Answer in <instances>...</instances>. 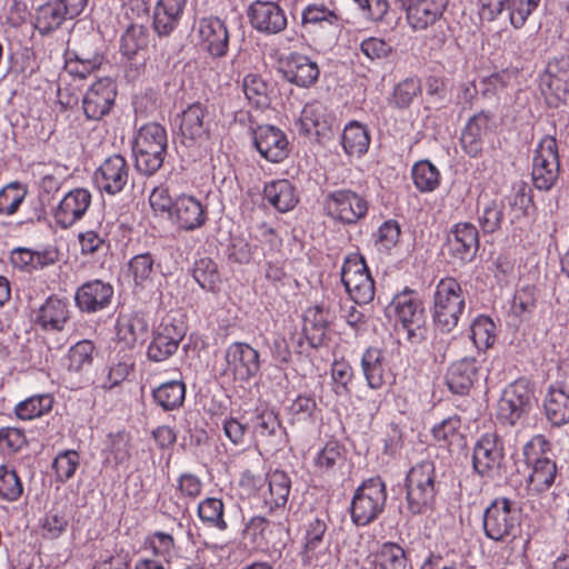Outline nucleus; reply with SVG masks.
I'll list each match as a JSON object with an SVG mask.
<instances>
[{"instance_id":"nucleus-38","label":"nucleus","mask_w":569,"mask_h":569,"mask_svg":"<svg viewBox=\"0 0 569 569\" xmlns=\"http://www.w3.org/2000/svg\"><path fill=\"white\" fill-rule=\"evenodd\" d=\"M263 198L279 212H288L298 203V194L293 184L287 179L266 183Z\"/></svg>"},{"instance_id":"nucleus-18","label":"nucleus","mask_w":569,"mask_h":569,"mask_svg":"<svg viewBox=\"0 0 569 569\" xmlns=\"http://www.w3.org/2000/svg\"><path fill=\"white\" fill-rule=\"evenodd\" d=\"M130 176L131 170L126 158L121 154H112L97 168L93 182L101 192L114 196L126 188Z\"/></svg>"},{"instance_id":"nucleus-2","label":"nucleus","mask_w":569,"mask_h":569,"mask_svg":"<svg viewBox=\"0 0 569 569\" xmlns=\"http://www.w3.org/2000/svg\"><path fill=\"white\" fill-rule=\"evenodd\" d=\"M387 497V487L380 477L363 480L355 490L351 499V521L358 527H365L376 521L385 511Z\"/></svg>"},{"instance_id":"nucleus-6","label":"nucleus","mask_w":569,"mask_h":569,"mask_svg":"<svg viewBox=\"0 0 569 569\" xmlns=\"http://www.w3.org/2000/svg\"><path fill=\"white\" fill-rule=\"evenodd\" d=\"M465 310V295L453 278L441 279L433 297V321L442 332L452 331Z\"/></svg>"},{"instance_id":"nucleus-45","label":"nucleus","mask_w":569,"mask_h":569,"mask_svg":"<svg viewBox=\"0 0 569 569\" xmlns=\"http://www.w3.org/2000/svg\"><path fill=\"white\" fill-rule=\"evenodd\" d=\"M94 345L90 340L74 343L68 351L67 370L79 376L88 372L93 362Z\"/></svg>"},{"instance_id":"nucleus-21","label":"nucleus","mask_w":569,"mask_h":569,"mask_svg":"<svg viewBox=\"0 0 569 569\" xmlns=\"http://www.w3.org/2000/svg\"><path fill=\"white\" fill-rule=\"evenodd\" d=\"M279 63L283 78L299 88H310L319 79L318 63L306 54L290 52Z\"/></svg>"},{"instance_id":"nucleus-53","label":"nucleus","mask_w":569,"mask_h":569,"mask_svg":"<svg viewBox=\"0 0 569 569\" xmlns=\"http://www.w3.org/2000/svg\"><path fill=\"white\" fill-rule=\"evenodd\" d=\"M27 189L19 182H11L0 190V214H14L27 196Z\"/></svg>"},{"instance_id":"nucleus-13","label":"nucleus","mask_w":569,"mask_h":569,"mask_svg":"<svg viewBox=\"0 0 569 569\" xmlns=\"http://www.w3.org/2000/svg\"><path fill=\"white\" fill-rule=\"evenodd\" d=\"M341 281L350 298L358 305H367L375 297V282L362 257H350L343 262Z\"/></svg>"},{"instance_id":"nucleus-26","label":"nucleus","mask_w":569,"mask_h":569,"mask_svg":"<svg viewBox=\"0 0 569 569\" xmlns=\"http://www.w3.org/2000/svg\"><path fill=\"white\" fill-rule=\"evenodd\" d=\"M207 108L199 103L190 104L180 116V133L183 143L202 142L209 137L210 120Z\"/></svg>"},{"instance_id":"nucleus-9","label":"nucleus","mask_w":569,"mask_h":569,"mask_svg":"<svg viewBox=\"0 0 569 569\" xmlns=\"http://www.w3.org/2000/svg\"><path fill=\"white\" fill-rule=\"evenodd\" d=\"M520 527V508L517 502L506 498H496L485 510L483 530L495 541L516 537Z\"/></svg>"},{"instance_id":"nucleus-55","label":"nucleus","mask_w":569,"mask_h":569,"mask_svg":"<svg viewBox=\"0 0 569 569\" xmlns=\"http://www.w3.org/2000/svg\"><path fill=\"white\" fill-rule=\"evenodd\" d=\"M461 420L457 416L448 417L432 428L433 438L447 446L461 441Z\"/></svg>"},{"instance_id":"nucleus-56","label":"nucleus","mask_w":569,"mask_h":569,"mask_svg":"<svg viewBox=\"0 0 569 569\" xmlns=\"http://www.w3.org/2000/svg\"><path fill=\"white\" fill-rule=\"evenodd\" d=\"M69 518L56 508L46 513L41 520V535L46 539H57L67 531Z\"/></svg>"},{"instance_id":"nucleus-22","label":"nucleus","mask_w":569,"mask_h":569,"mask_svg":"<svg viewBox=\"0 0 569 569\" xmlns=\"http://www.w3.org/2000/svg\"><path fill=\"white\" fill-rule=\"evenodd\" d=\"M117 96L116 84L109 79H100L86 92L82 99V109L89 120H100L107 116Z\"/></svg>"},{"instance_id":"nucleus-20","label":"nucleus","mask_w":569,"mask_h":569,"mask_svg":"<svg viewBox=\"0 0 569 569\" xmlns=\"http://www.w3.org/2000/svg\"><path fill=\"white\" fill-rule=\"evenodd\" d=\"M248 18L253 29L266 36L282 32L288 24L284 10L272 1H254L248 9Z\"/></svg>"},{"instance_id":"nucleus-63","label":"nucleus","mask_w":569,"mask_h":569,"mask_svg":"<svg viewBox=\"0 0 569 569\" xmlns=\"http://www.w3.org/2000/svg\"><path fill=\"white\" fill-rule=\"evenodd\" d=\"M531 201V190L525 182H519L513 186L512 194L508 197V203L515 212L511 222L527 214Z\"/></svg>"},{"instance_id":"nucleus-48","label":"nucleus","mask_w":569,"mask_h":569,"mask_svg":"<svg viewBox=\"0 0 569 569\" xmlns=\"http://www.w3.org/2000/svg\"><path fill=\"white\" fill-rule=\"evenodd\" d=\"M149 42V33L142 24H130L120 40V51L128 59H132L139 51L147 48Z\"/></svg>"},{"instance_id":"nucleus-12","label":"nucleus","mask_w":569,"mask_h":569,"mask_svg":"<svg viewBox=\"0 0 569 569\" xmlns=\"http://www.w3.org/2000/svg\"><path fill=\"white\" fill-rule=\"evenodd\" d=\"M560 163L557 141L551 136L543 137L533 156L532 181L537 189L550 190L559 177Z\"/></svg>"},{"instance_id":"nucleus-40","label":"nucleus","mask_w":569,"mask_h":569,"mask_svg":"<svg viewBox=\"0 0 569 569\" xmlns=\"http://www.w3.org/2000/svg\"><path fill=\"white\" fill-rule=\"evenodd\" d=\"M545 413L553 426L569 422V395L561 388L550 387L543 401Z\"/></svg>"},{"instance_id":"nucleus-5","label":"nucleus","mask_w":569,"mask_h":569,"mask_svg":"<svg viewBox=\"0 0 569 569\" xmlns=\"http://www.w3.org/2000/svg\"><path fill=\"white\" fill-rule=\"evenodd\" d=\"M550 449V442L541 435L532 437L523 448L526 460L531 465V472L527 479V489L531 492L547 491L557 479V465L547 457Z\"/></svg>"},{"instance_id":"nucleus-34","label":"nucleus","mask_w":569,"mask_h":569,"mask_svg":"<svg viewBox=\"0 0 569 569\" xmlns=\"http://www.w3.org/2000/svg\"><path fill=\"white\" fill-rule=\"evenodd\" d=\"M333 118L327 107L318 101L307 103L300 114V132L303 134H325L330 130Z\"/></svg>"},{"instance_id":"nucleus-41","label":"nucleus","mask_w":569,"mask_h":569,"mask_svg":"<svg viewBox=\"0 0 569 569\" xmlns=\"http://www.w3.org/2000/svg\"><path fill=\"white\" fill-rule=\"evenodd\" d=\"M361 367L368 386L379 389L385 383V353L379 348H368L361 358Z\"/></svg>"},{"instance_id":"nucleus-31","label":"nucleus","mask_w":569,"mask_h":569,"mask_svg":"<svg viewBox=\"0 0 569 569\" xmlns=\"http://www.w3.org/2000/svg\"><path fill=\"white\" fill-rule=\"evenodd\" d=\"M480 365L476 358L466 357L453 362L447 372V385L457 395L467 393L479 379Z\"/></svg>"},{"instance_id":"nucleus-23","label":"nucleus","mask_w":569,"mask_h":569,"mask_svg":"<svg viewBox=\"0 0 569 569\" xmlns=\"http://www.w3.org/2000/svg\"><path fill=\"white\" fill-rule=\"evenodd\" d=\"M327 523L321 519H313L307 526L305 543L301 552L305 566H320L330 558V542L325 541Z\"/></svg>"},{"instance_id":"nucleus-61","label":"nucleus","mask_w":569,"mask_h":569,"mask_svg":"<svg viewBox=\"0 0 569 569\" xmlns=\"http://www.w3.org/2000/svg\"><path fill=\"white\" fill-rule=\"evenodd\" d=\"M78 242L82 256H92L109 249L107 236L93 229L80 232L78 234Z\"/></svg>"},{"instance_id":"nucleus-14","label":"nucleus","mask_w":569,"mask_h":569,"mask_svg":"<svg viewBox=\"0 0 569 569\" xmlns=\"http://www.w3.org/2000/svg\"><path fill=\"white\" fill-rule=\"evenodd\" d=\"M541 0H478L482 20L495 21L502 13L508 14L515 29L525 26L528 18L538 9Z\"/></svg>"},{"instance_id":"nucleus-59","label":"nucleus","mask_w":569,"mask_h":569,"mask_svg":"<svg viewBox=\"0 0 569 569\" xmlns=\"http://www.w3.org/2000/svg\"><path fill=\"white\" fill-rule=\"evenodd\" d=\"M502 218L503 203L492 200L479 212L478 222L485 233H492L500 229Z\"/></svg>"},{"instance_id":"nucleus-16","label":"nucleus","mask_w":569,"mask_h":569,"mask_svg":"<svg viewBox=\"0 0 569 569\" xmlns=\"http://www.w3.org/2000/svg\"><path fill=\"white\" fill-rule=\"evenodd\" d=\"M227 371L236 382L246 383L260 371V353L249 343L236 341L224 352Z\"/></svg>"},{"instance_id":"nucleus-46","label":"nucleus","mask_w":569,"mask_h":569,"mask_svg":"<svg viewBox=\"0 0 569 569\" xmlns=\"http://www.w3.org/2000/svg\"><path fill=\"white\" fill-rule=\"evenodd\" d=\"M328 318V311L320 306L309 308L306 311L303 331L312 346L316 347L322 342L329 322Z\"/></svg>"},{"instance_id":"nucleus-47","label":"nucleus","mask_w":569,"mask_h":569,"mask_svg":"<svg viewBox=\"0 0 569 569\" xmlns=\"http://www.w3.org/2000/svg\"><path fill=\"white\" fill-rule=\"evenodd\" d=\"M198 517L203 525L223 531L228 528L224 520V505L221 499L208 497L198 505Z\"/></svg>"},{"instance_id":"nucleus-11","label":"nucleus","mask_w":569,"mask_h":569,"mask_svg":"<svg viewBox=\"0 0 569 569\" xmlns=\"http://www.w3.org/2000/svg\"><path fill=\"white\" fill-rule=\"evenodd\" d=\"M323 210L333 221L355 224L367 216L369 202L352 189L338 188L325 194Z\"/></svg>"},{"instance_id":"nucleus-50","label":"nucleus","mask_w":569,"mask_h":569,"mask_svg":"<svg viewBox=\"0 0 569 569\" xmlns=\"http://www.w3.org/2000/svg\"><path fill=\"white\" fill-rule=\"evenodd\" d=\"M192 277L202 289L208 291H216L221 282L217 263L208 257L196 260Z\"/></svg>"},{"instance_id":"nucleus-35","label":"nucleus","mask_w":569,"mask_h":569,"mask_svg":"<svg viewBox=\"0 0 569 569\" xmlns=\"http://www.w3.org/2000/svg\"><path fill=\"white\" fill-rule=\"evenodd\" d=\"M369 559L371 569H410L407 551L392 541L379 545Z\"/></svg>"},{"instance_id":"nucleus-54","label":"nucleus","mask_w":569,"mask_h":569,"mask_svg":"<svg viewBox=\"0 0 569 569\" xmlns=\"http://www.w3.org/2000/svg\"><path fill=\"white\" fill-rule=\"evenodd\" d=\"M23 492V486L14 469L7 465L0 466V499L8 502L17 501Z\"/></svg>"},{"instance_id":"nucleus-3","label":"nucleus","mask_w":569,"mask_h":569,"mask_svg":"<svg viewBox=\"0 0 569 569\" xmlns=\"http://www.w3.org/2000/svg\"><path fill=\"white\" fill-rule=\"evenodd\" d=\"M437 490L435 463H417L408 471L406 478L407 509L412 515H422L431 510Z\"/></svg>"},{"instance_id":"nucleus-1","label":"nucleus","mask_w":569,"mask_h":569,"mask_svg":"<svg viewBox=\"0 0 569 569\" xmlns=\"http://www.w3.org/2000/svg\"><path fill=\"white\" fill-rule=\"evenodd\" d=\"M167 141V131L161 124L150 122L142 126L132 146L136 169L146 176L156 173L163 164Z\"/></svg>"},{"instance_id":"nucleus-62","label":"nucleus","mask_w":569,"mask_h":569,"mask_svg":"<svg viewBox=\"0 0 569 569\" xmlns=\"http://www.w3.org/2000/svg\"><path fill=\"white\" fill-rule=\"evenodd\" d=\"M243 92L249 101L257 107H262L267 103L268 86L262 78L254 73H249L242 81Z\"/></svg>"},{"instance_id":"nucleus-32","label":"nucleus","mask_w":569,"mask_h":569,"mask_svg":"<svg viewBox=\"0 0 569 569\" xmlns=\"http://www.w3.org/2000/svg\"><path fill=\"white\" fill-rule=\"evenodd\" d=\"M59 259L58 250L46 248L43 250H31L29 248H14L10 253V261L16 269L31 272L54 264Z\"/></svg>"},{"instance_id":"nucleus-28","label":"nucleus","mask_w":569,"mask_h":569,"mask_svg":"<svg viewBox=\"0 0 569 569\" xmlns=\"http://www.w3.org/2000/svg\"><path fill=\"white\" fill-rule=\"evenodd\" d=\"M447 246L450 254L461 262L471 261L479 249L477 228L470 222L457 223L448 237Z\"/></svg>"},{"instance_id":"nucleus-19","label":"nucleus","mask_w":569,"mask_h":569,"mask_svg":"<svg viewBox=\"0 0 569 569\" xmlns=\"http://www.w3.org/2000/svg\"><path fill=\"white\" fill-rule=\"evenodd\" d=\"M91 192L86 188H74L63 196L53 209V219L61 229H69L80 221L89 210Z\"/></svg>"},{"instance_id":"nucleus-36","label":"nucleus","mask_w":569,"mask_h":569,"mask_svg":"<svg viewBox=\"0 0 569 569\" xmlns=\"http://www.w3.org/2000/svg\"><path fill=\"white\" fill-rule=\"evenodd\" d=\"M187 0H159L153 14V28L159 36L170 34L179 23Z\"/></svg>"},{"instance_id":"nucleus-57","label":"nucleus","mask_w":569,"mask_h":569,"mask_svg":"<svg viewBox=\"0 0 569 569\" xmlns=\"http://www.w3.org/2000/svg\"><path fill=\"white\" fill-rule=\"evenodd\" d=\"M153 258L150 253L134 256L129 261V273L136 286L144 287L153 273Z\"/></svg>"},{"instance_id":"nucleus-4","label":"nucleus","mask_w":569,"mask_h":569,"mask_svg":"<svg viewBox=\"0 0 569 569\" xmlns=\"http://www.w3.org/2000/svg\"><path fill=\"white\" fill-rule=\"evenodd\" d=\"M387 312L396 317L411 345H419L426 339L425 309L416 291L406 288L397 293Z\"/></svg>"},{"instance_id":"nucleus-49","label":"nucleus","mask_w":569,"mask_h":569,"mask_svg":"<svg viewBox=\"0 0 569 569\" xmlns=\"http://www.w3.org/2000/svg\"><path fill=\"white\" fill-rule=\"evenodd\" d=\"M411 176L420 192H432L440 184V172L429 160L416 162L411 169Z\"/></svg>"},{"instance_id":"nucleus-7","label":"nucleus","mask_w":569,"mask_h":569,"mask_svg":"<svg viewBox=\"0 0 569 569\" xmlns=\"http://www.w3.org/2000/svg\"><path fill=\"white\" fill-rule=\"evenodd\" d=\"M406 11V19L413 31H423L436 27L433 41L442 46L448 38L445 21L441 20L448 6V0H400Z\"/></svg>"},{"instance_id":"nucleus-30","label":"nucleus","mask_w":569,"mask_h":569,"mask_svg":"<svg viewBox=\"0 0 569 569\" xmlns=\"http://www.w3.org/2000/svg\"><path fill=\"white\" fill-rule=\"evenodd\" d=\"M113 297V287L101 280H92L80 286L74 300L80 310L97 312L106 309Z\"/></svg>"},{"instance_id":"nucleus-37","label":"nucleus","mask_w":569,"mask_h":569,"mask_svg":"<svg viewBox=\"0 0 569 569\" xmlns=\"http://www.w3.org/2000/svg\"><path fill=\"white\" fill-rule=\"evenodd\" d=\"M268 489L262 493L263 503L270 510H283L291 489V480L282 470H274L267 476Z\"/></svg>"},{"instance_id":"nucleus-42","label":"nucleus","mask_w":569,"mask_h":569,"mask_svg":"<svg viewBox=\"0 0 569 569\" xmlns=\"http://www.w3.org/2000/svg\"><path fill=\"white\" fill-rule=\"evenodd\" d=\"M157 405L163 410L171 411L180 408L186 398V385L182 380H170L161 383L152 391Z\"/></svg>"},{"instance_id":"nucleus-43","label":"nucleus","mask_w":569,"mask_h":569,"mask_svg":"<svg viewBox=\"0 0 569 569\" xmlns=\"http://www.w3.org/2000/svg\"><path fill=\"white\" fill-rule=\"evenodd\" d=\"M341 143L347 154L360 157L368 151L370 136L365 126L351 121L343 129Z\"/></svg>"},{"instance_id":"nucleus-64","label":"nucleus","mask_w":569,"mask_h":569,"mask_svg":"<svg viewBox=\"0 0 569 569\" xmlns=\"http://www.w3.org/2000/svg\"><path fill=\"white\" fill-rule=\"evenodd\" d=\"M360 52L370 61H379L389 57L392 47L383 39L370 37L361 41Z\"/></svg>"},{"instance_id":"nucleus-39","label":"nucleus","mask_w":569,"mask_h":569,"mask_svg":"<svg viewBox=\"0 0 569 569\" xmlns=\"http://www.w3.org/2000/svg\"><path fill=\"white\" fill-rule=\"evenodd\" d=\"M148 321L141 315L121 316L117 325V335L126 347L133 348L137 343H142L148 335Z\"/></svg>"},{"instance_id":"nucleus-25","label":"nucleus","mask_w":569,"mask_h":569,"mask_svg":"<svg viewBox=\"0 0 569 569\" xmlns=\"http://www.w3.org/2000/svg\"><path fill=\"white\" fill-rule=\"evenodd\" d=\"M495 128L493 114L488 111H480L472 116L466 123L460 142L461 147L470 157L481 153L486 138Z\"/></svg>"},{"instance_id":"nucleus-10","label":"nucleus","mask_w":569,"mask_h":569,"mask_svg":"<svg viewBox=\"0 0 569 569\" xmlns=\"http://www.w3.org/2000/svg\"><path fill=\"white\" fill-rule=\"evenodd\" d=\"M472 467L486 480L501 479L506 472V453L503 440L496 432H487L476 441Z\"/></svg>"},{"instance_id":"nucleus-29","label":"nucleus","mask_w":569,"mask_h":569,"mask_svg":"<svg viewBox=\"0 0 569 569\" xmlns=\"http://www.w3.org/2000/svg\"><path fill=\"white\" fill-rule=\"evenodd\" d=\"M540 89L545 96L557 99L569 93V58L560 57L550 60L540 76Z\"/></svg>"},{"instance_id":"nucleus-27","label":"nucleus","mask_w":569,"mask_h":569,"mask_svg":"<svg viewBox=\"0 0 569 569\" xmlns=\"http://www.w3.org/2000/svg\"><path fill=\"white\" fill-rule=\"evenodd\" d=\"M180 229L192 231L201 228L207 221V207L193 196L181 194L174 200L170 217Z\"/></svg>"},{"instance_id":"nucleus-24","label":"nucleus","mask_w":569,"mask_h":569,"mask_svg":"<svg viewBox=\"0 0 569 569\" xmlns=\"http://www.w3.org/2000/svg\"><path fill=\"white\" fill-rule=\"evenodd\" d=\"M253 144L261 157L273 163L281 162L289 154L287 136L273 126H259L253 131Z\"/></svg>"},{"instance_id":"nucleus-51","label":"nucleus","mask_w":569,"mask_h":569,"mask_svg":"<svg viewBox=\"0 0 569 569\" xmlns=\"http://www.w3.org/2000/svg\"><path fill=\"white\" fill-rule=\"evenodd\" d=\"M53 399L49 395H34L19 402L14 412L21 420H32L48 413L52 409Z\"/></svg>"},{"instance_id":"nucleus-44","label":"nucleus","mask_w":569,"mask_h":569,"mask_svg":"<svg viewBox=\"0 0 569 569\" xmlns=\"http://www.w3.org/2000/svg\"><path fill=\"white\" fill-rule=\"evenodd\" d=\"M69 19V14L56 2H47L41 4L34 17V28L41 34H49L59 29L62 23Z\"/></svg>"},{"instance_id":"nucleus-8","label":"nucleus","mask_w":569,"mask_h":569,"mask_svg":"<svg viewBox=\"0 0 569 569\" xmlns=\"http://www.w3.org/2000/svg\"><path fill=\"white\" fill-rule=\"evenodd\" d=\"M536 402L532 385L527 379L509 383L497 405V419L506 426H516L527 417Z\"/></svg>"},{"instance_id":"nucleus-15","label":"nucleus","mask_w":569,"mask_h":569,"mask_svg":"<svg viewBox=\"0 0 569 569\" xmlns=\"http://www.w3.org/2000/svg\"><path fill=\"white\" fill-rule=\"evenodd\" d=\"M186 336V328L182 321L164 317L153 331L152 340L148 347L149 360L161 362L174 355L180 342Z\"/></svg>"},{"instance_id":"nucleus-33","label":"nucleus","mask_w":569,"mask_h":569,"mask_svg":"<svg viewBox=\"0 0 569 569\" xmlns=\"http://www.w3.org/2000/svg\"><path fill=\"white\" fill-rule=\"evenodd\" d=\"M69 313L67 300L50 296L36 312L34 322L43 330L61 331L69 320Z\"/></svg>"},{"instance_id":"nucleus-60","label":"nucleus","mask_w":569,"mask_h":569,"mask_svg":"<svg viewBox=\"0 0 569 569\" xmlns=\"http://www.w3.org/2000/svg\"><path fill=\"white\" fill-rule=\"evenodd\" d=\"M108 460H113L116 465L128 461L131 457V443L128 433L120 431L109 436Z\"/></svg>"},{"instance_id":"nucleus-58","label":"nucleus","mask_w":569,"mask_h":569,"mask_svg":"<svg viewBox=\"0 0 569 569\" xmlns=\"http://www.w3.org/2000/svg\"><path fill=\"white\" fill-rule=\"evenodd\" d=\"M80 458L77 451L66 450L59 453L52 462L57 480L66 482L71 479L79 467Z\"/></svg>"},{"instance_id":"nucleus-17","label":"nucleus","mask_w":569,"mask_h":569,"mask_svg":"<svg viewBox=\"0 0 569 569\" xmlns=\"http://www.w3.org/2000/svg\"><path fill=\"white\" fill-rule=\"evenodd\" d=\"M193 30L202 50L211 58L220 59L228 54L230 34L222 19L214 16L200 18L194 22Z\"/></svg>"},{"instance_id":"nucleus-52","label":"nucleus","mask_w":569,"mask_h":569,"mask_svg":"<svg viewBox=\"0 0 569 569\" xmlns=\"http://www.w3.org/2000/svg\"><path fill=\"white\" fill-rule=\"evenodd\" d=\"M495 330L496 326L490 318L486 316L477 317L470 328V338L475 347L478 350H486L491 347L496 338Z\"/></svg>"}]
</instances>
